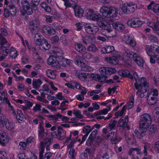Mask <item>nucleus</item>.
<instances>
[{
	"instance_id": "7ed1b4c3",
	"label": "nucleus",
	"mask_w": 159,
	"mask_h": 159,
	"mask_svg": "<svg viewBox=\"0 0 159 159\" xmlns=\"http://www.w3.org/2000/svg\"><path fill=\"white\" fill-rule=\"evenodd\" d=\"M139 121V126L147 129L152 123L151 116L148 114L144 113L141 115Z\"/></svg>"
},
{
	"instance_id": "8fccbe9b",
	"label": "nucleus",
	"mask_w": 159,
	"mask_h": 159,
	"mask_svg": "<svg viewBox=\"0 0 159 159\" xmlns=\"http://www.w3.org/2000/svg\"><path fill=\"white\" fill-rule=\"evenodd\" d=\"M16 118L19 123H21L22 120L25 119V116L23 114L16 115Z\"/></svg>"
},
{
	"instance_id": "b1692460",
	"label": "nucleus",
	"mask_w": 159,
	"mask_h": 159,
	"mask_svg": "<svg viewBox=\"0 0 159 159\" xmlns=\"http://www.w3.org/2000/svg\"><path fill=\"white\" fill-rule=\"evenodd\" d=\"M40 0H32L30 2V6L34 11H36L38 9L37 6L39 4Z\"/></svg>"
},
{
	"instance_id": "ddd939ff",
	"label": "nucleus",
	"mask_w": 159,
	"mask_h": 159,
	"mask_svg": "<svg viewBox=\"0 0 159 159\" xmlns=\"http://www.w3.org/2000/svg\"><path fill=\"white\" fill-rule=\"evenodd\" d=\"M75 15L76 17L81 18L83 16L84 10L81 6L78 5H75L73 7Z\"/></svg>"
},
{
	"instance_id": "aec40b11",
	"label": "nucleus",
	"mask_w": 159,
	"mask_h": 159,
	"mask_svg": "<svg viewBox=\"0 0 159 159\" xmlns=\"http://www.w3.org/2000/svg\"><path fill=\"white\" fill-rule=\"evenodd\" d=\"M139 129L140 132L137 133L136 135L138 138L142 139L145 135V133L147 131V129L139 126Z\"/></svg>"
},
{
	"instance_id": "2f4dec72",
	"label": "nucleus",
	"mask_w": 159,
	"mask_h": 159,
	"mask_svg": "<svg viewBox=\"0 0 159 159\" xmlns=\"http://www.w3.org/2000/svg\"><path fill=\"white\" fill-rule=\"evenodd\" d=\"M10 8V12L11 15L14 16L16 13V9L14 5H10L9 6Z\"/></svg>"
},
{
	"instance_id": "4d7b16f0",
	"label": "nucleus",
	"mask_w": 159,
	"mask_h": 159,
	"mask_svg": "<svg viewBox=\"0 0 159 159\" xmlns=\"http://www.w3.org/2000/svg\"><path fill=\"white\" fill-rule=\"evenodd\" d=\"M10 47V45L6 44V43L4 44H1L0 48H1L2 51H5L6 50H8V48Z\"/></svg>"
},
{
	"instance_id": "393cba45",
	"label": "nucleus",
	"mask_w": 159,
	"mask_h": 159,
	"mask_svg": "<svg viewBox=\"0 0 159 159\" xmlns=\"http://www.w3.org/2000/svg\"><path fill=\"white\" fill-rule=\"evenodd\" d=\"M107 62L114 65L116 64L118 62L117 57H112L111 58H107Z\"/></svg>"
},
{
	"instance_id": "de8ad7c7",
	"label": "nucleus",
	"mask_w": 159,
	"mask_h": 159,
	"mask_svg": "<svg viewBox=\"0 0 159 159\" xmlns=\"http://www.w3.org/2000/svg\"><path fill=\"white\" fill-rule=\"evenodd\" d=\"M157 129L155 126L152 125L150 127L149 130V135H152L155 133Z\"/></svg>"
},
{
	"instance_id": "f3484780",
	"label": "nucleus",
	"mask_w": 159,
	"mask_h": 159,
	"mask_svg": "<svg viewBox=\"0 0 159 159\" xmlns=\"http://www.w3.org/2000/svg\"><path fill=\"white\" fill-rule=\"evenodd\" d=\"M9 141L8 138H7V135L4 133L0 134V144L5 146V144L8 143Z\"/></svg>"
},
{
	"instance_id": "e433bc0d",
	"label": "nucleus",
	"mask_w": 159,
	"mask_h": 159,
	"mask_svg": "<svg viewBox=\"0 0 159 159\" xmlns=\"http://www.w3.org/2000/svg\"><path fill=\"white\" fill-rule=\"evenodd\" d=\"M87 50L89 51L94 52H97L98 50V49L94 44L89 46L87 48Z\"/></svg>"
},
{
	"instance_id": "cd10ccee",
	"label": "nucleus",
	"mask_w": 159,
	"mask_h": 159,
	"mask_svg": "<svg viewBox=\"0 0 159 159\" xmlns=\"http://www.w3.org/2000/svg\"><path fill=\"white\" fill-rule=\"evenodd\" d=\"M41 6L47 12H50L52 11L50 7L48 6L46 2H42L41 4Z\"/></svg>"
},
{
	"instance_id": "4468645a",
	"label": "nucleus",
	"mask_w": 159,
	"mask_h": 159,
	"mask_svg": "<svg viewBox=\"0 0 159 159\" xmlns=\"http://www.w3.org/2000/svg\"><path fill=\"white\" fill-rule=\"evenodd\" d=\"M42 31L44 33L48 34L50 35H52L55 34L56 32L55 29H54L51 26L44 25L42 28Z\"/></svg>"
},
{
	"instance_id": "bb28decb",
	"label": "nucleus",
	"mask_w": 159,
	"mask_h": 159,
	"mask_svg": "<svg viewBox=\"0 0 159 159\" xmlns=\"http://www.w3.org/2000/svg\"><path fill=\"white\" fill-rule=\"evenodd\" d=\"M46 75L51 79H55L56 78V75L54 72L50 69H48L47 70Z\"/></svg>"
},
{
	"instance_id": "473e14b6",
	"label": "nucleus",
	"mask_w": 159,
	"mask_h": 159,
	"mask_svg": "<svg viewBox=\"0 0 159 159\" xmlns=\"http://www.w3.org/2000/svg\"><path fill=\"white\" fill-rule=\"evenodd\" d=\"M80 66L81 67L82 70L84 71H90L92 69L91 67L85 65L83 62L80 64Z\"/></svg>"
},
{
	"instance_id": "6e6d98bb",
	"label": "nucleus",
	"mask_w": 159,
	"mask_h": 159,
	"mask_svg": "<svg viewBox=\"0 0 159 159\" xmlns=\"http://www.w3.org/2000/svg\"><path fill=\"white\" fill-rule=\"evenodd\" d=\"M121 139L120 138H117L116 136L115 137H112L111 139V141L112 143H116L120 140Z\"/></svg>"
},
{
	"instance_id": "69168bd1",
	"label": "nucleus",
	"mask_w": 159,
	"mask_h": 159,
	"mask_svg": "<svg viewBox=\"0 0 159 159\" xmlns=\"http://www.w3.org/2000/svg\"><path fill=\"white\" fill-rule=\"evenodd\" d=\"M154 148L156 152L159 153V141L156 142L155 143Z\"/></svg>"
},
{
	"instance_id": "f03ea898",
	"label": "nucleus",
	"mask_w": 159,
	"mask_h": 159,
	"mask_svg": "<svg viewBox=\"0 0 159 159\" xmlns=\"http://www.w3.org/2000/svg\"><path fill=\"white\" fill-rule=\"evenodd\" d=\"M100 11L102 13V16L106 18L114 17L118 14L117 9L113 7L102 6L101 8Z\"/></svg>"
},
{
	"instance_id": "e2e57ef3",
	"label": "nucleus",
	"mask_w": 159,
	"mask_h": 159,
	"mask_svg": "<svg viewBox=\"0 0 159 159\" xmlns=\"http://www.w3.org/2000/svg\"><path fill=\"white\" fill-rule=\"evenodd\" d=\"M93 139L89 137V138L87 140L86 144L88 146H91L93 143Z\"/></svg>"
},
{
	"instance_id": "4be33fe9",
	"label": "nucleus",
	"mask_w": 159,
	"mask_h": 159,
	"mask_svg": "<svg viewBox=\"0 0 159 159\" xmlns=\"http://www.w3.org/2000/svg\"><path fill=\"white\" fill-rule=\"evenodd\" d=\"M61 66L66 67L67 65H70L71 63V60H68L66 58H64L62 56H61Z\"/></svg>"
},
{
	"instance_id": "423d86ee",
	"label": "nucleus",
	"mask_w": 159,
	"mask_h": 159,
	"mask_svg": "<svg viewBox=\"0 0 159 159\" xmlns=\"http://www.w3.org/2000/svg\"><path fill=\"white\" fill-rule=\"evenodd\" d=\"M135 7L137 8L136 5L131 3H127V6L125 4H122L120 6V8L123 12L127 14L132 13L134 9H135Z\"/></svg>"
},
{
	"instance_id": "c85d7f7f",
	"label": "nucleus",
	"mask_w": 159,
	"mask_h": 159,
	"mask_svg": "<svg viewBox=\"0 0 159 159\" xmlns=\"http://www.w3.org/2000/svg\"><path fill=\"white\" fill-rule=\"evenodd\" d=\"M39 138L42 139L44 136V130L41 124L39 125Z\"/></svg>"
},
{
	"instance_id": "49530a36",
	"label": "nucleus",
	"mask_w": 159,
	"mask_h": 159,
	"mask_svg": "<svg viewBox=\"0 0 159 159\" xmlns=\"http://www.w3.org/2000/svg\"><path fill=\"white\" fill-rule=\"evenodd\" d=\"M134 98L133 96H131L129 100V102L128 103V109H130L134 105Z\"/></svg>"
},
{
	"instance_id": "20e7f679",
	"label": "nucleus",
	"mask_w": 159,
	"mask_h": 159,
	"mask_svg": "<svg viewBox=\"0 0 159 159\" xmlns=\"http://www.w3.org/2000/svg\"><path fill=\"white\" fill-rule=\"evenodd\" d=\"M145 79L142 77L140 81L139 80L138 83H134V86L137 90H140V93H146L147 92V89L148 87V84L147 82L145 80Z\"/></svg>"
},
{
	"instance_id": "864d4df0",
	"label": "nucleus",
	"mask_w": 159,
	"mask_h": 159,
	"mask_svg": "<svg viewBox=\"0 0 159 159\" xmlns=\"http://www.w3.org/2000/svg\"><path fill=\"white\" fill-rule=\"evenodd\" d=\"M59 118H61L62 119V120L63 121H65V122L67 123H69V118L66 117L65 116H62V115L60 113H59L58 115Z\"/></svg>"
},
{
	"instance_id": "338daca9",
	"label": "nucleus",
	"mask_w": 159,
	"mask_h": 159,
	"mask_svg": "<svg viewBox=\"0 0 159 159\" xmlns=\"http://www.w3.org/2000/svg\"><path fill=\"white\" fill-rule=\"evenodd\" d=\"M0 39L1 41V44L6 43H7L6 39L3 37L2 34H0Z\"/></svg>"
},
{
	"instance_id": "5fc2aeb1",
	"label": "nucleus",
	"mask_w": 159,
	"mask_h": 159,
	"mask_svg": "<svg viewBox=\"0 0 159 159\" xmlns=\"http://www.w3.org/2000/svg\"><path fill=\"white\" fill-rule=\"evenodd\" d=\"M152 10L154 12L157 14L159 15V5L157 4L153 6Z\"/></svg>"
},
{
	"instance_id": "1a4fd4ad",
	"label": "nucleus",
	"mask_w": 159,
	"mask_h": 159,
	"mask_svg": "<svg viewBox=\"0 0 159 159\" xmlns=\"http://www.w3.org/2000/svg\"><path fill=\"white\" fill-rule=\"evenodd\" d=\"M146 50L148 56H151L153 53L159 54V47L157 45L153 44L150 46H147Z\"/></svg>"
},
{
	"instance_id": "c03bdc74",
	"label": "nucleus",
	"mask_w": 159,
	"mask_h": 159,
	"mask_svg": "<svg viewBox=\"0 0 159 159\" xmlns=\"http://www.w3.org/2000/svg\"><path fill=\"white\" fill-rule=\"evenodd\" d=\"M148 38L152 42L157 43L158 42L157 38L153 35H149Z\"/></svg>"
},
{
	"instance_id": "79ce46f5",
	"label": "nucleus",
	"mask_w": 159,
	"mask_h": 159,
	"mask_svg": "<svg viewBox=\"0 0 159 159\" xmlns=\"http://www.w3.org/2000/svg\"><path fill=\"white\" fill-rule=\"evenodd\" d=\"M81 57L79 56H76L74 59V61L75 64L78 66H80V64L82 62L81 61Z\"/></svg>"
},
{
	"instance_id": "5701e85b",
	"label": "nucleus",
	"mask_w": 159,
	"mask_h": 159,
	"mask_svg": "<svg viewBox=\"0 0 159 159\" xmlns=\"http://www.w3.org/2000/svg\"><path fill=\"white\" fill-rule=\"evenodd\" d=\"M43 152H40L39 159H50L53 154L51 152H47L43 156Z\"/></svg>"
},
{
	"instance_id": "a18cd8bd",
	"label": "nucleus",
	"mask_w": 159,
	"mask_h": 159,
	"mask_svg": "<svg viewBox=\"0 0 159 159\" xmlns=\"http://www.w3.org/2000/svg\"><path fill=\"white\" fill-rule=\"evenodd\" d=\"M151 93L149 94L148 95L157 98L158 91L157 89H153L152 91H151Z\"/></svg>"
},
{
	"instance_id": "7c9ffc66",
	"label": "nucleus",
	"mask_w": 159,
	"mask_h": 159,
	"mask_svg": "<svg viewBox=\"0 0 159 159\" xmlns=\"http://www.w3.org/2000/svg\"><path fill=\"white\" fill-rule=\"evenodd\" d=\"M75 48L78 52H82L86 49L85 47L80 44H76L75 45Z\"/></svg>"
},
{
	"instance_id": "dca6fc26",
	"label": "nucleus",
	"mask_w": 159,
	"mask_h": 159,
	"mask_svg": "<svg viewBox=\"0 0 159 159\" xmlns=\"http://www.w3.org/2000/svg\"><path fill=\"white\" fill-rule=\"evenodd\" d=\"M147 102L150 105H153L156 104L157 102V98L150 95L147 96Z\"/></svg>"
},
{
	"instance_id": "0eeeda50",
	"label": "nucleus",
	"mask_w": 159,
	"mask_h": 159,
	"mask_svg": "<svg viewBox=\"0 0 159 159\" xmlns=\"http://www.w3.org/2000/svg\"><path fill=\"white\" fill-rule=\"evenodd\" d=\"M87 16L90 20H97V22L102 19L101 16L98 13L93 11V10H88L87 13Z\"/></svg>"
},
{
	"instance_id": "c9c22d12",
	"label": "nucleus",
	"mask_w": 159,
	"mask_h": 159,
	"mask_svg": "<svg viewBox=\"0 0 159 159\" xmlns=\"http://www.w3.org/2000/svg\"><path fill=\"white\" fill-rule=\"evenodd\" d=\"M134 151H136L138 154H141L142 153V152L141 151V149L139 148H131L129 149V150L128 152L129 154V155L132 154L133 152Z\"/></svg>"
},
{
	"instance_id": "37998d69",
	"label": "nucleus",
	"mask_w": 159,
	"mask_h": 159,
	"mask_svg": "<svg viewBox=\"0 0 159 159\" xmlns=\"http://www.w3.org/2000/svg\"><path fill=\"white\" fill-rule=\"evenodd\" d=\"M116 32L114 30H111L108 33L105 34V36L107 38H114L116 36Z\"/></svg>"
},
{
	"instance_id": "39448f33",
	"label": "nucleus",
	"mask_w": 159,
	"mask_h": 159,
	"mask_svg": "<svg viewBox=\"0 0 159 159\" xmlns=\"http://www.w3.org/2000/svg\"><path fill=\"white\" fill-rule=\"evenodd\" d=\"M61 57L57 56H50L48 59V64L52 66L57 68H59L61 67Z\"/></svg>"
},
{
	"instance_id": "f257e3e1",
	"label": "nucleus",
	"mask_w": 159,
	"mask_h": 159,
	"mask_svg": "<svg viewBox=\"0 0 159 159\" xmlns=\"http://www.w3.org/2000/svg\"><path fill=\"white\" fill-rule=\"evenodd\" d=\"M99 71L101 74L95 75L94 77L96 80L100 82H104L107 78V75L113 74L116 72V70L114 68L110 67H102L99 68Z\"/></svg>"
},
{
	"instance_id": "a19ab883",
	"label": "nucleus",
	"mask_w": 159,
	"mask_h": 159,
	"mask_svg": "<svg viewBox=\"0 0 159 159\" xmlns=\"http://www.w3.org/2000/svg\"><path fill=\"white\" fill-rule=\"evenodd\" d=\"M53 141L52 138H49L48 137L45 138L44 139V143L46 144V149H47L48 147L51 144Z\"/></svg>"
},
{
	"instance_id": "f8f14e48",
	"label": "nucleus",
	"mask_w": 159,
	"mask_h": 159,
	"mask_svg": "<svg viewBox=\"0 0 159 159\" xmlns=\"http://www.w3.org/2000/svg\"><path fill=\"white\" fill-rule=\"evenodd\" d=\"M86 32L89 34H95L98 31V28L97 26L93 24H86L84 25Z\"/></svg>"
},
{
	"instance_id": "a878e982",
	"label": "nucleus",
	"mask_w": 159,
	"mask_h": 159,
	"mask_svg": "<svg viewBox=\"0 0 159 159\" xmlns=\"http://www.w3.org/2000/svg\"><path fill=\"white\" fill-rule=\"evenodd\" d=\"M94 129V127H91L90 125H86L83 127V131L84 133L88 135L89 133Z\"/></svg>"
},
{
	"instance_id": "2eb2a0df",
	"label": "nucleus",
	"mask_w": 159,
	"mask_h": 159,
	"mask_svg": "<svg viewBox=\"0 0 159 159\" xmlns=\"http://www.w3.org/2000/svg\"><path fill=\"white\" fill-rule=\"evenodd\" d=\"M115 50L114 46L112 45L107 46L102 48L101 52L102 53H108L112 52Z\"/></svg>"
},
{
	"instance_id": "4c0bfd02",
	"label": "nucleus",
	"mask_w": 159,
	"mask_h": 159,
	"mask_svg": "<svg viewBox=\"0 0 159 159\" xmlns=\"http://www.w3.org/2000/svg\"><path fill=\"white\" fill-rule=\"evenodd\" d=\"M117 121L115 120H111L110 123L108 127L111 130H112L115 129L116 125L117 123Z\"/></svg>"
},
{
	"instance_id": "774afa93",
	"label": "nucleus",
	"mask_w": 159,
	"mask_h": 159,
	"mask_svg": "<svg viewBox=\"0 0 159 159\" xmlns=\"http://www.w3.org/2000/svg\"><path fill=\"white\" fill-rule=\"evenodd\" d=\"M97 133L98 130L96 129L93 131L90 135L89 137L94 139L96 138L95 136L97 135Z\"/></svg>"
},
{
	"instance_id": "9b49d317",
	"label": "nucleus",
	"mask_w": 159,
	"mask_h": 159,
	"mask_svg": "<svg viewBox=\"0 0 159 159\" xmlns=\"http://www.w3.org/2000/svg\"><path fill=\"white\" fill-rule=\"evenodd\" d=\"M39 23V20L36 19L30 21L29 27L31 33L38 32Z\"/></svg>"
},
{
	"instance_id": "6e6552de",
	"label": "nucleus",
	"mask_w": 159,
	"mask_h": 159,
	"mask_svg": "<svg viewBox=\"0 0 159 159\" xmlns=\"http://www.w3.org/2000/svg\"><path fill=\"white\" fill-rule=\"evenodd\" d=\"M23 10L29 15H31L33 13L34 9L31 7L27 0H22L21 2Z\"/></svg>"
},
{
	"instance_id": "3c124183",
	"label": "nucleus",
	"mask_w": 159,
	"mask_h": 159,
	"mask_svg": "<svg viewBox=\"0 0 159 159\" xmlns=\"http://www.w3.org/2000/svg\"><path fill=\"white\" fill-rule=\"evenodd\" d=\"M83 56L84 59H89L93 57V55L89 53L86 52L84 53Z\"/></svg>"
},
{
	"instance_id": "6ab92c4d",
	"label": "nucleus",
	"mask_w": 159,
	"mask_h": 159,
	"mask_svg": "<svg viewBox=\"0 0 159 159\" xmlns=\"http://www.w3.org/2000/svg\"><path fill=\"white\" fill-rule=\"evenodd\" d=\"M133 59L138 65L140 66H143V60L138 55H135Z\"/></svg>"
},
{
	"instance_id": "13d9d810",
	"label": "nucleus",
	"mask_w": 159,
	"mask_h": 159,
	"mask_svg": "<svg viewBox=\"0 0 159 159\" xmlns=\"http://www.w3.org/2000/svg\"><path fill=\"white\" fill-rule=\"evenodd\" d=\"M60 40L61 41L62 43H63L64 45H67V40L66 39L65 35H62L60 38Z\"/></svg>"
},
{
	"instance_id": "58836bf2",
	"label": "nucleus",
	"mask_w": 159,
	"mask_h": 159,
	"mask_svg": "<svg viewBox=\"0 0 159 159\" xmlns=\"http://www.w3.org/2000/svg\"><path fill=\"white\" fill-rule=\"evenodd\" d=\"M126 106H124L120 112L119 111L116 112L115 114V116H116V118H118V116H121L123 115L124 111L126 110Z\"/></svg>"
},
{
	"instance_id": "ea45409f",
	"label": "nucleus",
	"mask_w": 159,
	"mask_h": 159,
	"mask_svg": "<svg viewBox=\"0 0 159 159\" xmlns=\"http://www.w3.org/2000/svg\"><path fill=\"white\" fill-rule=\"evenodd\" d=\"M151 24V27L153 28L156 33L159 35V27L158 26L157 24L152 23Z\"/></svg>"
},
{
	"instance_id": "412c9836",
	"label": "nucleus",
	"mask_w": 159,
	"mask_h": 159,
	"mask_svg": "<svg viewBox=\"0 0 159 159\" xmlns=\"http://www.w3.org/2000/svg\"><path fill=\"white\" fill-rule=\"evenodd\" d=\"M51 47V45L48 43L47 40L44 39V42H43L42 45L40 46V49L42 51L48 50Z\"/></svg>"
},
{
	"instance_id": "09e8293b",
	"label": "nucleus",
	"mask_w": 159,
	"mask_h": 159,
	"mask_svg": "<svg viewBox=\"0 0 159 159\" xmlns=\"http://www.w3.org/2000/svg\"><path fill=\"white\" fill-rule=\"evenodd\" d=\"M75 150L73 148H71L69 152V157L71 159H74Z\"/></svg>"
},
{
	"instance_id": "052dcab7",
	"label": "nucleus",
	"mask_w": 159,
	"mask_h": 159,
	"mask_svg": "<svg viewBox=\"0 0 159 159\" xmlns=\"http://www.w3.org/2000/svg\"><path fill=\"white\" fill-rule=\"evenodd\" d=\"M50 39L53 44L57 43L59 40L58 36H57L52 37Z\"/></svg>"
},
{
	"instance_id": "9d476101",
	"label": "nucleus",
	"mask_w": 159,
	"mask_h": 159,
	"mask_svg": "<svg viewBox=\"0 0 159 159\" xmlns=\"http://www.w3.org/2000/svg\"><path fill=\"white\" fill-rule=\"evenodd\" d=\"M127 23L129 26L133 28H136L140 27L143 24V22L138 18H134L128 20Z\"/></svg>"
},
{
	"instance_id": "bf43d9fd",
	"label": "nucleus",
	"mask_w": 159,
	"mask_h": 159,
	"mask_svg": "<svg viewBox=\"0 0 159 159\" xmlns=\"http://www.w3.org/2000/svg\"><path fill=\"white\" fill-rule=\"evenodd\" d=\"M157 55L156 54L152 55L151 56H150V62L152 63H155V60L153 58H156L157 59Z\"/></svg>"
},
{
	"instance_id": "f704fd0d",
	"label": "nucleus",
	"mask_w": 159,
	"mask_h": 159,
	"mask_svg": "<svg viewBox=\"0 0 159 159\" xmlns=\"http://www.w3.org/2000/svg\"><path fill=\"white\" fill-rule=\"evenodd\" d=\"M10 50V54L11 57L13 58H15L17 55V51L15 48L13 47L11 48Z\"/></svg>"
},
{
	"instance_id": "0e129e2a",
	"label": "nucleus",
	"mask_w": 159,
	"mask_h": 159,
	"mask_svg": "<svg viewBox=\"0 0 159 159\" xmlns=\"http://www.w3.org/2000/svg\"><path fill=\"white\" fill-rule=\"evenodd\" d=\"M130 39V37L127 35H125L124 36L123 38V40L126 43L128 44L129 43V41Z\"/></svg>"
},
{
	"instance_id": "c756f323",
	"label": "nucleus",
	"mask_w": 159,
	"mask_h": 159,
	"mask_svg": "<svg viewBox=\"0 0 159 159\" xmlns=\"http://www.w3.org/2000/svg\"><path fill=\"white\" fill-rule=\"evenodd\" d=\"M44 39L43 37H40V39L37 38L36 39V40L34 39V44L36 45L39 46V48H40V46L42 45L43 42H44Z\"/></svg>"
},
{
	"instance_id": "680f3d73",
	"label": "nucleus",
	"mask_w": 159,
	"mask_h": 159,
	"mask_svg": "<svg viewBox=\"0 0 159 159\" xmlns=\"http://www.w3.org/2000/svg\"><path fill=\"white\" fill-rule=\"evenodd\" d=\"M27 145V143L24 142H21L20 143L19 146L21 149H25Z\"/></svg>"
},
{
	"instance_id": "a211bd4d",
	"label": "nucleus",
	"mask_w": 159,
	"mask_h": 159,
	"mask_svg": "<svg viewBox=\"0 0 159 159\" xmlns=\"http://www.w3.org/2000/svg\"><path fill=\"white\" fill-rule=\"evenodd\" d=\"M42 84V81L40 79H34L33 80L32 85L33 88L34 89H39Z\"/></svg>"
},
{
	"instance_id": "603ef678",
	"label": "nucleus",
	"mask_w": 159,
	"mask_h": 159,
	"mask_svg": "<svg viewBox=\"0 0 159 159\" xmlns=\"http://www.w3.org/2000/svg\"><path fill=\"white\" fill-rule=\"evenodd\" d=\"M73 113L78 118L81 119L83 117L82 115L80 114V112L79 110H74Z\"/></svg>"
},
{
	"instance_id": "72a5a7b5",
	"label": "nucleus",
	"mask_w": 159,
	"mask_h": 159,
	"mask_svg": "<svg viewBox=\"0 0 159 159\" xmlns=\"http://www.w3.org/2000/svg\"><path fill=\"white\" fill-rule=\"evenodd\" d=\"M15 126L14 124L9 121H7L6 123V127L9 130L13 129Z\"/></svg>"
}]
</instances>
